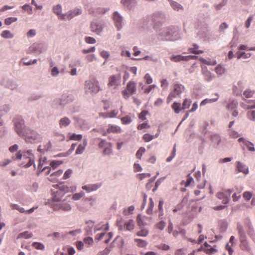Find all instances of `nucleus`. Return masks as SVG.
I'll list each match as a JSON object with an SVG mask.
<instances>
[{
  "label": "nucleus",
  "mask_w": 255,
  "mask_h": 255,
  "mask_svg": "<svg viewBox=\"0 0 255 255\" xmlns=\"http://www.w3.org/2000/svg\"><path fill=\"white\" fill-rule=\"evenodd\" d=\"M159 35L166 40H176L179 38L177 28L173 26L165 28L159 33Z\"/></svg>",
  "instance_id": "1"
},
{
  "label": "nucleus",
  "mask_w": 255,
  "mask_h": 255,
  "mask_svg": "<svg viewBox=\"0 0 255 255\" xmlns=\"http://www.w3.org/2000/svg\"><path fill=\"white\" fill-rule=\"evenodd\" d=\"M51 207L54 211L63 212L65 213L70 212L72 210V203L70 201H66L65 200L57 203L51 204Z\"/></svg>",
  "instance_id": "2"
},
{
  "label": "nucleus",
  "mask_w": 255,
  "mask_h": 255,
  "mask_svg": "<svg viewBox=\"0 0 255 255\" xmlns=\"http://www.w3.org/2000/svg\"><path fill=\"white\" fill-rule=\"evenodd\" d=\"M237 230L241 243V249L245 251H249L250 250V248L247 241V238L243 226L239 223L237 224Z\"/></svg>",
  "instance_id": "3"
},
{
  "label": "nucleus",
  "mask_w": 255,
  "mask_h": 255,
  "mask_svg": "<svg viewBox=\"0 0 255 255\" xmlns=\"http://www.w3.org/2000/svg\"><path fill=\"white\" fill-rule=\"evenodd\" d=\"M26 142L33 143L34 142H39L42 140V137L40 134L36 131L30 128H27L22 135Z\"/></svg>",
  "instance_id": "4"
},
{
  "label": "nucleus",
  "mask_w": 255,
  "mask_h": 255,
  "mask_svg": "<svg viewBox=\"0 0 255 255\" xmlns=\"http://www.w3.org/2000/svg\"><path fill=\"white\" fill-rule=\"evenodd\" d=\"M14 130L17 134L22 137L28 128L25 126L24 121L21 117H16L13 120Z\"/></svg>",
  "instance_id": "5"
},
{
  "label": "nucleus",
  "mask_w": 255,
  "mask_h": 255,
  "mask_svg": "<svg viewBox=\"0 0 255 255\" xmlns=\"http://www.w3.org/2000/svg\"><path fill=\"white\" fill-rule=\"evenodd\" d=\"M84 89L87 94L93 95L97 93L100 90L98 81L97 80H94V81H86L85 83Z\"/></svg>",
  "instance_id": "6"
},
{
  "label": "nucleus",
  "mask_w": 255,
  "mask_h": 255,
  "mask_svg": "<svg viewBox=\"0 0 255 255\" xmlns=\"http://www.w3.org/2000/svg\"><path fill=\"white\" fill-rule=\"evenodd\" d=\"M82 13V10L80 8H75L73 10L68 11L67 13L63 14L61 16V19L62 20H70L74 17L79 15Z\"/></svg>",
  "instance_id": "7"
},
{
  "label": "nucleus",
  "mask_w": 255,
  "mask_h": 255,
  "mask_svg": "<svg viewBox=\"0 0 255 255\" xmlns=\"http://www.w3.org/2000/svg\"><path fill=\"white\" fill-rule=\"evenodd\" d=\"M55 189H58L60 192L65 195L68 192H73L76 190V188L73 186H68L67 185L60 183L53 186Z\"/></svg>",
  "instance_id": "8"
},
{
  "label": "nucleus",
  "mask_w": 255,
  "mask_h": 255,
  "mask_svg": "<svg viewBox=\"0 0 255 255\" xmlns=\"http://www.w3.org/2000/svg\"><path fill=\"white\" fill-rule=\"evenodd\" d=\"M91 31L97 34H99L104 28L103 23L101 21L94 20L91 23Z\"/></svg>",
  "instance_id": "9"
},
{
  "label": "nucleus",
  "mask_w": 255,
  "mask_h": 255,
  "mask_svg": "<svg viewBox=\"0 0 255 255\" xmlns=\"http://www.w3.org/2000/svg\"><path fill=\"white\" fill-rule=\"evenodd\" d=\"M184 89V86L181 84H175L174 86L173 91L170 93L168 99L171 100L173 98L179 96Z\"/></svg>",
  "instance_id": "10"
},
{
  "label": "nucleus",
  "mask_w": 255,
  "mask_h": 255,
  "mask_svg": "<svg viewBox=\"0 0 255 255\" xmlns=\"http://www.w3.org/2000/svg\"><path fill=\"white\" fill-rule=\"evenodd\" d=\"M121 75L120 74L114 75L109 77L108 86L116 87L120 85Z\"/></svg>",
  "instance_id": "11"
},
{
  "label": "nucleus",
  "mask_w": 255,
  "mask_h": 255,
  "mask_svg": "<svg viewBox=\"0 0 255 255\" xmlns=\"http://www.w3.org/2000/svg\"><path fill=\"white\" fill-rule=\"evenodd\" d=\"M113 19L118 30H120L123 27V17L118 11H115L113 14Z\"/></svg>",
  "instance_id": "12"
},
{
  "label": "nucleus",
  "mask_w": 255,
  "mask_h": 255,
  "mask_svg": "<svg viewBox=\"0 0 255 255\" xmlns=\"http://www.w3.org/2000/svg\"><path fill=\"white\" fill-rule=\"evenodd\" d=\"M245 87V82L243 81H239L233 88V93L237 96L241 95L242 92Z\"/></svg>",
  "instance_id": "13"
},
{
  "label": "nucleus",
  "mask_w": 255,
  "mask_h": 255,
  "mask_svg": "<svg viewBox=\"0 0 255 255\" xmlns=\"http://www.w3.org/2000/svg\"><path fill=\"white\" fill-rule=\"evenodd\" d=\"M196 56L188 55L182 56L181 55H173L170 57V60L173 62H177L181 61H189L190 59H195L196 58Z\"/></svg>",
  "instance_id": "14"
},
{
  "label": "nucleus",
  "mask_w": 255,
  "mask_h": 255,
  "mask_svg": "<svg viewBox=\"0 0 255 255\" xmlns=\"http://www.w3.org/2000/svg\"><path fill=\"white\" fill-rule=\"evenodd\" d=\"M210 140L216 148H218L220 147L222 139L219 134L217 133L211 134Z\"/></svg>",
  "instance_id": "15"
},
{
  "label": "nucleus",
  "mask_w": 255,
  "mask_h": 255,
  "mask_svg": "<svg viewBox=\"0 0 255 255\" xmlns=\"http://www.w3.org/2000/svg\"><path fill=\"white\" fill-rule=\"evenodd\" d=\"M56 190V191L52 190L51 199L54 202H59L61 201L64 195L63 193H61L59 190Z\"/></svg>",
  "instance_id": "16"
},
{
  "label": "nucleus",
  "mask_w": 255,
  "mask_h": 255,
  "mask_svg": "<svg viewBox=\"0 0 255 255\" xmlns=\"http://www.w3.org/2000/svg\"><path fill=\"white\" fill-rule=\"evenodd\" d=\"M101 187V184L100 183L96 184H91L82 186V189L87 192H91L97 190Z\"/></svg>",
  "instance_id": "17"
},
{
  "label": "nucleus",
  "mask_w": 255,
  "mask_h": 255,
  "mask_svg": "<svg viewBox=\"0 0 255 255\" xmlns=\"http://www.w3.org/2000/svg\"><path fill=\"white\" fill-rule=\"evenodd\" d=\"M168 1L173 10L178 12H182L184 11V7L177 1L173 0H168Z\"/></svg>",
  "instance_id": "18"
},
{
  "label": "nucleus",
  "mask_w": 255,
  "mask_h": 255,
  "mask_svg": "<svg viewBox=\"0 0 255 255\" xmlns=\"http://www.w3.org/2000/svg\"><path fill=\"white\" fill-rule=\"evenodd\" d=\"M71 123V121L67 117H64L61 118L59 121V126L61 129L65 128L68 127Z\"/></svg>",
  "instance_id": "19"
},
{
  "label": "nucleus",
  "mask_w": 255,
  "mask_h": 255,
  "mask_svg": "<svg viewBox=\"0 0 255 255\" xmlns=\"http://www.w3.org/2000/svg\"><path fill=\"white\" fill-rule=\"evenodd\" d=\"M122 130L120 127L116 125H110L107 129V131L104 132L103 135L106 136L107 133H120Z\"/></svg>",
  "instance_id": "20"
},
{
  "label": "nucleus",
  "mask_w": 255,
  "mask_h": 255,
  "mask_svg": "<svg viewBox=\"0 0 255 255\" xmlns=\"http://www.w3.org/2000/svg\"><path fill=\"white\" fill-rule=\"evenodd\" d=\"M216 197L219 199L221 200L222 203L224 204H228L230 201V198L228 196L227 193L224 192L217 193Z\"/></svg>",
  "instance_id": "21"
},
{
  "label": "nucleus",
  "mask_w": 255,
  "mask_h": 255,
  "mask_svg": "<svg viewBox=\"0 0 255 255\" xmlns=\"http://www.w3.org/2000/svg\"><path fill=\"white\" fill-rule=\"evenodd\" d=\"M51 146V143L49 141L43 145H39L37 148V151L40 153H44L45 151L49 150Z\"/></svg>",
  "instance_id": "22"
},
{
  "label": "nucleus",
  "mask_w": 255,
  "mask_h": 255,
  "mask_svg": "<svg viewBox=\"0 0 255 255\" xmlns=\"http://www.w3.org/2000/svg\"><path fill=\"white\" fill-rule=\"evenodd\" d=\"M136 2V0H121V3L129 9L133 8Z\"/></svg>",
  "instance_id": "23"
},
{
  "label": "nucleus",
  "mask_w": 255,
  "mask_h": 255,
  "mask_svg": "<svg viewBox=\"0 0 255 255\" xmlns=\"http://www.w3.org/2000/svg\"><path fill=\"white\" fill-rule=\"evenodd\" d=\"M202 73L204 75V79L207 81H211L215 77V76L212 75L211 73L207 70L206 67L202 68Z\"/></svg>",
  "instance_id": "24"
},
{
  "label": "nucleus",
  "mask_w": 255,
  "mask_h": 255,
  "mask_svg": "<svg viewBox=\"0 0 255 255\" xmlns=\"http://www.w3.org/2000/svg\"><path fill=\"white\" fill-rule=\"evenodd\" d=\"M237 168L239 172H243L245 174H247L249 173L248 168L240 161H237Z\"/></svg>",
  "instance_id": "25"
},
{
  "label": "nucleus",
  "mask_w": 255,
  "mask_h": 255,
  "mask_svg": "<svg viewBox=\"0 0 255 255\" xmlns=\"http://www.w3.org/2000/svg\"><path fill=\"white\" fill-rule=\"evenodd\" d=\"M4 86L11 90H16L18 87L16 82L12 80H8L4 84Z\"/></svg>",
  "instance_id": "26"
},
{
  "label": "nucleus",
  "mask_w": 255,
  "mask_h": 255,
  "mask_svg": "<svg viewBox=\"0 0 255 255\" xmlns=\"http://www.w3.org/2000/svg\"><path fill=\"white\" fill-rule=\"evenodd\" d=\"M127 90L131 95L136 93V83L133 81H129L127 85Z\"/></svg>",
  "instance_id": "27"
},
{
  "label": "nucleus",
  "mask_w": 255,
  "mask_h": 255,
  "mask_svg": "<svg viewBox=\"0 0 255 255\" xmlns=\"http://www.w3.org/2000/svg\"><path fill=\"white\" fill-rule=\"evenodd\" d=\"M94 222L92 220H89L86 222V224L88 225L85 229L86 234L87 235H92V228L94 226Z\"/></svg>",
  "instance_id": "28"
},
{
  "label": "nucleus",
  "mask_w": 255,
  "mask_h": 255,
  "mask_svg": "<svg viewBox=\"0 0 255 255\" xmlns=\"http://www.w3.org/2000/svg\"><path fill=\"white\" fill-rule=\"evenodd\" d=\"M87 144V141L86 140H84L83 144H80L78 145V147L76 149V154H82L84 152V151L85 149V147L86 146Z\"/></svg>",
  "instance_id": "29"
},
{
  "label": "nucleus",
  "mask_w": 255,
  "mask_h": 255,
  "mask_svg": "<svg viewBox=\"0 0 255 255\" xmlns=\"http://www.w3.org/2000/svg\"><path fill=\"white\" fill-rule=\"evenodd\" d=\"M53 12L59 16V18L61 19V16L63 14H62V6L60 4H57L53 7Z\"/></svg>",
  "instance_id": "30"
},
{
  "label": "nucleus",
  "mask_w": 255,
  "mask_h": 255,
  "mask_svg": "<svg viewBox=\"0 0 255 255\" xmlns=\"http://www.w3.org/2000/svg\"><path fill=\"white\" fill-rule=\"evenodd\" d=\"M62 98L64 99L66 104L72 102L75 99L74 96L72 94H68L63 95Z\"/></svg>",
  "instance_id": "31"
},
{
  "label": "nucleus",
  "mask_w": 255,
  "mask_h": 255,
  "mask_svg": "<svg viewBox=\"0 0 255 255\" xmlns=\"http://www.w3.org/2000/svg\"><path fill=\"white\" fill-rule=\"evenodd\" d=\"M217 97L213 99H206L203 100L200 103V106H204L208 103H213L216 102L219 98V95L216 94Z\"/></svg>",
  "instance_id": "32"
},
{
  "label": "nucleus",
  "mask_w": 255,
  "mask_h": 255,
  "mask_svg": "<svg viewBox=\"0 0 255 255\" xmlns=\"http://www.w3.org/2000/svg\"><path fill=\"white\" fill-rule=\"evenodd\" d=\"M112 144L111 142H110L109 144L104 148V149L103 151V154L104 155H110L112 154Z\"/></svg>",
  "instance_id": "33"
},
{
  "label": "nucleus",
  "mask_w": 255,
  "mask_h": 255,
  "mask_svg": "<svg viewBox=\"0 0 255 255\" xmlns=\"http://www.w3.org/2000/svg\"><path fill=\"white\" fill-rule=\"evenodd\" d=\"M124 228L129 231L132 230L134 228V221L132 220H130L128 222L125 223Z\"/></svg>",
  "instance_id": "34"
},
{
  "label": "nucleus",
  "mask_w": 255,
  "mask_h": 255,
  "mask_svg": "<svg viewBox=\"0 0 255 255\" xmlns=\"http://www.w3.org/2000/svg\"><path fill=\"white\" fill-rule=\"evenodd\" d=\"M1 36L6 39L12 38L14 37V34H12L9 30H5L1 32Z\"/></svg>",
  "instance_id": "35"
},
{
  "label": "nucleus",
  "mask_w": 255,
  "mask_h": 255,
  "mask_svg": "<svg viewBox=\"0 0 255 255\" xmlns=\"http://www.w3.org/2000/svg\"><path fill=\"white\" fill-rule=\"evenodd\" d=\"M32 237V234L29 233L28 232L25 231L23 233H20L17 236V239H21V238H24V239H29Z\"/></svg>",
  "instance_id": "36"
},
{
  "label": "nucleus",
  "mask_w": 255,
  "mask_h": 255,
  "mask_svg": "<svg viewBox=\"0 0 255 255\" xmlns=\"http://www.w3.org/2000/svg\"><path fill=\"white\" fill-rule=\"evenodd\" d=\"M237 57L238 59H241V58H244V59H247L249 58L251 56L250 53H246L245 52H237L236 53Z\"/></svg>",
  "instance_id": "37"
},
{
  "label": "nucleus",
  "mask_w": 255,
  "mask_h": 255,
  "mask_svg": "<svg viewBox=\"0 0 255 255\" xmlns=\"http://www.w3.org/2000/svg\"><path fill=\"white\" fill-rule=\"evenodd\" d=\"M118 112L117 111L113 110L112 112L107 113V114L102 113L101 115H102L103 116V117L104 118H112L116 117L117 116V115H118Z\"/></svg>",
  "instance_id": "38"
},
{
  "label": "nucleus",
  "mask_w": 255,
  "mask_h": 255,
  "mask_svg": "<svg viewBox=\"0 0 255 255\" xmlns=\"http://www.w3.org/2000/svg\"><path fill=\"white\" fill-rule=\"evenodd\" d=\"M154 204L152 198H149V203L147 209L146 210V213L148 215H151L152 213L153 209Z\"/></svg>",
  "instance_id": "39"
},
{
  "label": "nucleus",
  "mask_w": 255,
  "mask_h": 255,
  "mask_svg": "<svg viewBox=\"0 0 255 255\" xmlns=\"http://www.w3.org/2000/svg\"><path fill=\"white\" fill-rule=\"evenodd\" d=\"M255 94V90H252L250 89H247L244 92L243 95L247 98H251Z\"/></svg>",
  "instance_id": "40"
},
{
  "label": "nucleus",
  "mask_w": 255,
  "mask_h": 255,
  "mask_svg": "<svg viewBox=\"0 0 255 255\" xmlns=\"http://www.w3.org/2000/svg\"><path fill=\"white\" fill-rule=\"evenodd\" d=\"M238 107V103L235 101L230 102L227 105V108L228 110H233L237 109Z\"/></svg>",
  "instance_id": "41"
},
{
  "label": "nucleus",
  "mask_w": 255,
  "mask_h": 255,
  "mask_svg": "<svg viewBox=\"0 0 255 255\" xmlns=\"http://www.w3.org/2000/svg\"><path fill=\"white\" fill-rule=\"evenodd\" d=\"M134 241L137 243V246L140 248L145 247L147 245V242L142 239H135Z\"/></svg>",
  "instance_id": "42"
},
{
  "label": "nucleus",
  "mask_w": 255,
  "mask_h": 255,
  "mask_svg": "<svg viewBox=\"0 0 255 255\" xmlns=\"http://www.w3.org/2000/svg\"><path fill=\"white\" fill-rule=\"evenodd\" d=\"M172 108L176 114H179L181 111V104L180 103L174 102Z\"/></svg>",
  "instance_id": "43"
},
{
  "label": "nucleus",
  "mask_w": 255,
  "mask_h": 255,
  "mask_svg": "<svg viewBox=\"0 0 255 255\" xmlns=\"http://www.w3.org/2000/svg\"><path fill=\"white\" fill-rule=\"evenodd\" d=\"M32 246L36 250L43 251L45 249L44 245L39 242H33L32 244Z\"/></svg>",
  "instance_id": "44"
},
{
  "label": "nucleus",
  "mask_w": 255,
  "mask_h": 255,
  "mask_svg": "<svg viewBox=\"0 0 255 255\" xmlns=\"http://www.w3.org/2000/svg\"><path fill=\"white\" fill-rule=\"evenodd\" d=\"M17 18L14 17H9L6 18L4 20V24L6 25H9L11 24L12 23L16 21Z\"/></svg>",
  "instance_id": "45"
},
{
  "label": "nucleus",
  "mask_w": 255,
  "mask_h": 255,
  "mask_svg": "<svg viewBox=\"0 0 255 255\" xmlns=\"http://www.w3.org/2000/svg\"><path fill=\"white\" fill-rule=\"evenodd\" d=\"M198 48H199V46L197 44H194L193 47L190 48L189 50H190V51L192 53L195 54H199L202 53L203 52V51L197 50Z\"/></svg>",
  "instance_id": "46"
},
{
  "label": "nucleus",
  "mask_w": 255,
  "mask_h": 255,
  "mask_svg": "<svg viewBox=\"0 0 255 255\" xmlns=\"http://www.w3.org/2000/svg\"><path fill=\"white\" fill-rule=\"evenodd\" d=\"M54 102L61 107H64L66 105L64 99L62 97L61 99H55Z\"/></svg>",
  "instance_id": "47"
},
{
  "label": "nucleus",
  "mask_w": 255,
  "mask_h": 255,
  "mask_svg": "<svg viewBox=\"0 0 255 255\" xmlns=\"http://www.w3.org/2000/svg\"><path fill=\"white\" fill-rule=\"evenodd\" d=\"M11 106L10 105H9V104L5 105L2 106V107L1 108V109L0 111V112L1 114H2V115L4 114H5L10 111V110L11 109Z\"/></svg>",
  "instance_id": "48"
},
{
  "label": "nucleus",
  "mask_w": 255,
  "mask_h": 255,
  "mask_svg": "<svg viewBox=\"0 0 255 255\" xmlns=\"http://www.w3.org/2000/svg\"><path fill=\"white\" fill-rule=\"evenodd\" d=\"M121 121L123 124L128 125L132 122V120L129 116H126L121 118Z\"/></svg>",
  "instance_id": "49"
},
{
  "label": "nucleus",
  "mask_w": 255,
  "mask_h": 255,
  "mask_svg": "<svg viewBox=\"0 0 255 255\" xmlns=\"http://www.w3.org/2000/svg\"><path fill=\"white\" fill-rule=\"evenodd\" d=\"M191 101L190 100L185 99L182 104V109L185 110L189 108Z\"/></svg>",
  "instance_id": "50"
},
{
  "label": "nucleus",
  "mask_w": 255,
  "mask_h": 255,
  "mask_svg": "<svg viewBox=\"0 0 255 255\" xmlns=\"http://www.w3.org/2000/svg\"><path fill=\"white\" fill-rule=\"evenodd\" d=\"M12 209H15L18 210L19 212L23 213H25V210L22 207H21L19 205L17 204H11L10 205Z\"/></svg>",
  "instance_id": "51"
},
{
  "label": "nucleus",
  "mask_w": 255,
  "mask_h": 255,
  "mask_svg": "<svg viewBox=\"0 0 255 255\" xmlns=\"http://www.w3.org/2000/svg\"><path fill=\"white\" fill-rule=\"evenodd\" d=\"M215 71L219 75H222L225 72V68L220 65H218L215 68Z\"/></svg>",
  "instance_id": "52"
},
{
  "label": "nucleus",
  "mask_w": 255,
  "mask_h": 255,
  "mask_svg": "<svg viewBox=\"0 0 255 255\" xmlns=\"http://www.w3.org/2000/svg\"><path fill=\"white\" fill-rule=\"evenodd\" d=\"M142 138L145 142H149L154 138V136L149 133H145L143 135Z\"/></svg>",
  "instance_id": "53"
},
{
  "label": "nucleus",
  "mask_w": 255,
  "mask_h": 255,
  "mask_svg": "<svg viewBox=\"0 0 255 255\" xmlns=\"http://www.w3.org/2000/svg\"><path fill=\"white\" fill-rule=\"evenodd\" d=\"M85 195V193L83 192H81L78 193H75L73 194L72 196V199L77 201L79 200L80 198H81L82 197L84 196Z\"/></svg>",
  "instance_id": "54"
},
{
  "label": "nucleus",
  "mask_w": 255,
  "mask_h": 255,
  "mask_svg": "<svg viewBox=\"0 0 255 255\" xmlns=\"http://www.w3.org/2000/svg\"><path fill=\"white\" fill-rule=\"evenodd\" d=\"M245 145L250 151H254L255 150L254 144L250 141H246Z\"/></svg>",
  "instance_id": "55"
},
{
  "label": "nucleus",
  "mask_w": 255,
  "mask_h": 255,
  "mask_svg": "<svg viewBox=\"0 0 255 255\" xmlns=\"http://www.w3.org/2000/svg\"><path fill=\"white\" fill-rule=\"evenodd\" d=\"M145 151V149L143 147H140L136 153V156L139 159H141L142 154Z\"/></svg>",
  "instance_id": "56"
},
{
  "label": "nucleus",
  "mask_w": 255,
  "mask_h": 255,
  "mask_svg": "<svg viewBox=\"0 0 255 255\" xmlns=\"http://www.w3.org/2000/svg\"><path fill=\"white\" fill-rule=\"evenodd\" d=\"M62 163V161H59V160H53L50 163V166L53 168V169H55L56 167H57L59 165H60V164H61Z\"/></svg>",
  "instance_id": "57"
},
{
  "label": "nucleus",
  "mask_w": 255,
  "mask_h": 255,
  "mask_svg": "<svg viewBox=\"0 0 255 255\" xmlns=\"http://www.w3.org/2000/svg\"><path fill=\"white\" fill-rule=\"evenodd\" d=\"M148 231L146 229H142L140 231L138 232L136 235L140 237H146L148 234Z\"/></svg>",
  "instance_id": "58"
},
{
  "label": "nucleus",
  "mask_w": 255,
  "mask_h": 255,
  "mask_svg": "<svg viewBox=\"0 0 255 255\" xmlns=\"http://www.w3.org/2000/svg\"><path fill=\"white\" fill-rule=\"evenodd\" d=\"M85 200L89 201L90 202V206L92 207L95 206L97 205L96 199L92 197L86 198Z\"/></svg>",
  "instance_id": "59"
},
{
  "label": "nucleus",
  "mask_w": 255,
  "mask_h": 255,
  "mask_svg": "<svg viewBox=\"0 0 255 255\" xmlns=\"http://www.w3.org/2000/svg\"><path fill=\"white\" fill-rule=\"evenodd\" d=\"M166 226V223L161 220L159 223L156 224V227L157 229L163 230Z\"/></svg>",
  "instance_id": "60"
},
{
  "label": "nucleus",
  "mask_w": 255,
  "mask_h": 255,
  "mask_svg": "<svg viewBox=\"0 0 255 255\" xmlns=\"http://www.w3.org/2000/svg\"><path fill=\"white\" fill-rule=\"evenodd\" d=\"M70 138L71 140H80L82 138V135L81 134H76L75 133H73L71 135Z\"/></svg>",
  "instance_id": "61"
},
{
  "label": "nucleus",
  "mask_w": 255,
  "mask_h": 255,
  "mask_svg": "<svg viewBox=\"0 0 255 255\" xmlns=\"http://www.w3.org/2000/svg\"><path fill=\"white\" fill-rule=\"evenodd\" d=\"M85 41L86 43L89 44H94L96 42V40L94 38L90 36L85 37Z\"/></svg>",
  "instance_id": "62"
},
{
  "label": "nucleus",
  "mask_w": 255,
  "mask_h": 255,
  "mask_svg": "<svg viewBox=\"0 0 255 255\" xmlns=\"http://www.w3.org/2000/svg\"><path fill=\"white\" fill-rule=\"evenodd\" d=\"M144 80H145V82H146V83L147 84H151L153 80H152V77L150 76V75L147 73L145 75L144 77Z\"/></svg>",
  "instance_id": "63"
},
{
  "label": "nucleus",
  "mask_w": 255,
  "mask_h": 255,
  "mask_svg": "<svg viewBox=\"0 0 255 255\" xmlns=\"http://www.w3.org/2000/svg\"><path fill=\"white\" fill-rule=\"evenodd\" d=\"M248 117L249 119L252 121L255 120V111H249L248 113Z\"/></svg>",
  "instance_id": "64"
}]
</instances>
